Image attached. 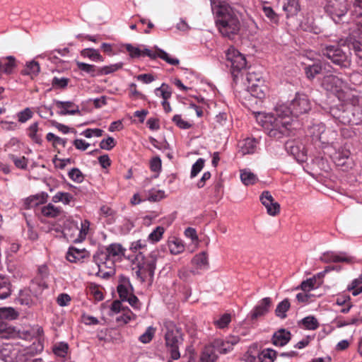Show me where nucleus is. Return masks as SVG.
<instances>
[{"label":"nucleus","mask_w":362,"mask_h":362,"mask_svg":"<svg viewBox=\"0 0 362 362\" xmlns=\"http://www.w3.org/2000/svg\"><path fill=\"white\" fill-rule=\"evenodd\" d=\"M231 321V316L230 314L225 313L219 317L217 320H214L215 325L219 329L226 327Z\"/></svg>","instance_id":"nucleus-53"},{"label":"nucleus","mask_w":362,"mask_h":362,"mask_svg":"<svg viewBox=\"0 0 362 362\" xmlns=\"http://www.w3.org/2000/svg\"><path fill=\"white\" fill-rule=\"evenodd\" d=\"M81 55L87 57L93 62H103V57L98 50L92 48H86L81 51Z\"/></svg>","instance_id":"nucleus-31"},{"label":"nucleus","mask_w":362,"mask_h":362,"mask_svg":"<svg viewBox=\"0 0 362 362\" xmlns=\"http://www.w3.org/2000/svg\"><path fill=\"white\" fill-rule=\"evenodd\" d=\"M165 229L162 226H157L148 236V240L152 243H158L163 237Z\"/></svg>","instance_id":"nucleus-47"},{"label":"nucleus","mask_w":362,"mask_h":362,"mask_svg":"<svg viewBox=\"0 0 362 362\" xmlns=\"http://www.w3.org/2000/svg\"><path fill=\"white\" fill-rule=\"evenodd\" d=\"M288 108L291 112V117L293 119V117L308 113L311 110V103L308 95L296 93Z\"/></svg>","instance_id":"nucleus-12"},{"label":"nucleus","mask_w":362,"mask_h":362,"mask_svg":"<svg viewBox=\"0 0 362 362\" xmlns=\"http://www.w3.org/2000/svg\"><path fill=\"white\" fill-rule=\"evenodd\" d=\"M347 290L351 291L354 296H356L362 292V276L354 279L347 286Z\"/></svg>","instance_id":"nucleus-38"},{"label":"nucleus","mask_w":362,"mask_h":362,"mask_svg":"<svg viewBox=\"0 0 362 362\" xmlns=\"http://www.w3.org/2000/svg\"><path fill=\"white\" fill-rule=\"evenodd\" d=\"M1 74H11L16 66V59L12 56L0 58Z\"/></svg>","instance_id":"nucleus-24"},{"label":"nucleus","mask_w":362,"mask_h":362,"mask_svg":"<svg viewBox=\"0 0 362 362\" xmlns=\"http://www.w3.org/2000/svg\"><path fill=\"white\" fill-rule=\"evenodd\" d=\"M353 7L355 16L362 19V0H354Z\"/></svg>","instance_id":"nucleus-64"},{"label":"nucleus","mask_w":362,"mask_h":362,"mask_svg":"<svg viewBox=\"0 0 362 362\" xmlns=\"http://www.w3.org/2000/svg\"><path fill=\"white\" fill-rule=\"evenodd\" d=\"M156 333V328L152 326H149L146 328L144 333H143L139 338V340L144 344L149 343Z\"/></svg>","instance_id":"nucleus-48"},{"label":"nucleus","mask_w":362,"mask_h":362,"mask_svg":"<svg viewBox=\"0 0 362 362\" xmlns=\"http://www.w3.org/2000/svg\"><path fill=\"white\" fill-rule=\"evenodd\" d=\"M125 252L126 249L121 244L112 243L105 247V250H98L93 255V259L99 267L103 265L111 269L115 262L122 259Z\"/></svg>","instance_id":"nucleus-5"},{"label":"nucleus","mask_w":362,"mask_h":362,"mask_svg":"<svg viewBox=\"0 0 362 362\" xmlns=\"http://www.w3.org/2000/svg\"><path fill=\"white\" fill-rule=\"evenodd\" d=\"M282 8L287 17L296 15L300 10L298 0H283Z\"/></svg>","instance_id":"nucleus-25"},{"label":"nucleus","mask_w":362,"mask_h":362,"mask_svg":"<svg viewBox=\"0 0 362 362\" xmlns=\"http://www.w3.org/2000/svg\"><path fill=\"white\" fill-rule=\"evenodd\" d=\"M357 37L358 36L354 33H352L347 38L346 42H347L349 48L354 51L357 60H360V57H362V42ZM344 42L345 43V41Z\"/></svg>","instance_id":"nucleus-20"},{"label":"nucleus","mask_w":362,"mask_h":362,"mask_svg":"<svg viewBox=\"0 0 362 362\" xmlns=\"http://www.w3.org/2000/svg\"><path fill=\"white\" fill-rule=\"evenodd\" d=\"M46 139L52 143V146L54 148H56L57 146L61 145L63 147H65L66 145V139L61 138L52 132H49L46 135Z\"/></svg>","instance_id":"nucleus-46"},{"label":"nucleus","mask_w":362,"mask_h":362,"mask_svg":"<svg viewBox=\"0 0 362 362\" xmlns=\"http://www.w3.org/2000/svg\"><path fill=\"white\" fill-rule=\"evenodd\" d=\"M40 70L39 64L35 61H31L27 63L26 66L22 71V74L29 75L33 78L39 74Z\"/></svg>","instance_id":"nucleus-34"},{"label":"nucleus","mask_w":362,"mask_h":362,"mask_svg":"<svg viewBox=\"0 0 362 362\" xmlns=\"http://www.w3.org/2000/svg\"><path fill=\"white\" fill-rule=\"evenodd\" d=\"M344 102L330 108V114L336 122L358 125L362 122V96L356 93L346 94Z\"/></svg>","instance_id":"nucleus-3"},{"label":"nucleus","mask_w":362,"mask_h":362,"mask_svg":"<svg viewBox=\"0 0 362 362\" xmlns=\"http://www.w3.org/2000/svg\"><path fill=\"white\" fill-rule=\"evenodd\" d=\"M123 66V63L122 62H119V63H116V64H110L109 66H105L102 68L100 69L99 71H98V74H100V75H103V74H105V75H107V74H110L111 73H113L120 69H122Z\"/></svg>","instance_id":"nucleus-51"},{"label":"nucleus","mask_w":362,"mask_h":362,"mask_svg":"<svg viewBox=\"0 0 362 362\" xmlns=\"http://www.w3.org/2000/svg\"><path fill=\"white\" fill-rule=\"evenodd\" d=\"M38 123L34 122L28 129V136L36 144H41L42 142V135L38 134Z\"/></svg>","instance_id":"nucleus-36"},{"label":"nucleus","mask_w":362,"mask_h":362,"mask_svg":"<svg viewBox=\"0 0 362 362\" xmlns=\"http://www.w3.org/2000/svg\"><path fill=\"white\" fill-rule=\"evenodd\" d=\"M272 300L269 297L262 298L258 302L257 305L251 311L250 315L252 319H256L258 317L264 315L269 311Z\"/></svg>","instance_id":"nucleus-16"},{"label":"nucleus","mask_w":362,"mask_h":362,"mask_svg":"<svg viewBox=\"0 0 362 362\" xmlns=\"http://www.w3.org/2000/svg\"><path fill=\"white\" fill-rule=\"evenodd\" d=\"M73 199L74 197L71 194L63 192H58L52 197L53 202H62L64 204H69Z\"/></svg>","instance_id":"nucleus-39"},{"label":"nucleus","mask_w":362,"mask_h":362,"mask_svg":"<svg viewBox=\"0 0 362 362\" xmlns=\"http://www.w3.org/2000/svg\"><path fill=\"white\" fill-rule=\"evenodd\" d=\"M291 339V332L285 329H280L274 333L272 344L276 346H283L288 343Z\"/></svg>","instance_id":"nucleus-18"},{"label":"nucleus","mask_w":362,"mask_h":362,"mask_svg":"<svg viewBox=\"0 0 362 362\" xmlns=\"http://www.w3.org/2000/svg\"><path fill=\"white\" fill-rule=\"evenodd\" d=\"M46 287L42 281H32L28 287L19 291L16 300L21 305L30 306Z\"/></svg>","instance_id":"nucleus-8"},{"label":"nucleus","mask_w":362,"mask_h":362,"mask_svg":"<svg viewBox=\"0 0 362 362\" xmlns=\"http://www.w3.org/2000/svg\"><path fill=\"white\" fill-rule=\"evenodd\" d=\"M168 245L170 253L173 255H178L185 250V245L182 240L177 238H173L171 240H169Z\"/></svg>","instance_id":"nucleus-29"},{"label":"nucleus","mask_w":362,"mask_h":362,"mask_svg":"<svg viewBox=\"0 0 362 362\" xmlns=\"http://www.w3.org/2000/svg\"><path fill=\"white\" fill-rule=\"evenodd\" d=\"M260 201L267 209V214L274 216L280 212V205L274 200L269 191H264L260 195Z\"/></svg>","instance_id":"nucleus-14"},{"label":"nucleus","mask_w":362,"mask_h":362,"mask_svg":"<svg viewBox=\"0 0 362 362\" xmlns=\"http://www.w3.org/2000/svg\"><path fill=\"white\" fill-rule=\"evenodd\" d=\"M162 332L164 334L165 346L170 352V356L173 360H177L180 357V346L182 344V333L178 327L171 320H164L162 327Z\"/></svg>","instance_id":"nucleus-4"},{"label":"nucleus","mask_w":362,"mask_h":362,"mask_svg":"<svg viewBox=\"0 0 362 362\" xmlns=\"http://www.w3.org/2000/svg\"><path fill=\"white\" fill-rule=\"evenodd\" d=\"M344 45L343 40H340L334 44L325 45L322 49V54L334 64L341 67H347L350 65L351 61L347 53L341 49V45Z\"/></svg>","instance_id":"nucleus-7"},{"label":"nucleus","mask_w":362,"mask_h":362,"mask_svg":"<svg viewBox=\"0 0 362 362\" xmlns=\"http://www.w3.org/2000/svg\"><path fill=\"white\" fill-rule=\"evenodd\" d=\"M291 307V303L288 299L285 298L282 301H281L276 306L275 309V314L277 317L281 319H284L286 317V312L289 310Z\"/></svg>","instance_id":"nucleus-33"},{"label":"nucleus","mask_w":362,"mask_h":362,"mask_svg":"<svg viewBox=\"0 0 362 362\" xmlns=\"http://www.w3.org/2000/svg\"><path fill=\"white\" fill-rule=\"evenodd\" d=\"M276 356V351L271 349H266L262 351L259 355V359L261 362H274Z\"/></svg>","instance_id":"nucleus-41"},{"label":"nucleus","mask_w":362,"mask_h":362,"mask_svg":"<svg viewBox=\"0 0 362 362\" xmlns=\"http://www.w3.org/2000/svg\"><path fill=\"white\" fill-rule=\"evenodd\" d=\"M259 142L254 138H246L240 143V152L242 155L255 153Z\"/></svg>","instance_id":"nucleus-19"},{"label":"nucleus","mask_w":362,"mask_h":362,"mask_svg":"<svg viewBox=\"0 0 362 362\" xmlns=\"http://www.w3.org/2000/svg\"><path fill=\"white\" fill-rule=\"evenodd\" d=\"M135 318L136 315L129 309H127L122 310V312L117 317L116 320L119 323L122 322L123 324H127Z\"/></svg>","instance_id":"nucleus-43"},{"label":"nucleus","mask_w":362,"mask_h":362,"mask_svg":"<svg viewBox=\"0 0 362 362\" xmlns=\"http://www.w3.org/2000/svg\"><path fill=\"white\" fill-rule=\"evenodd\" d=\"M263 13L267 16L272 23H276L279 21L277 14L274 12L270 6H263Z\"/></svg>","instance_id":"nucleus-60"},{"label":"nucleus","mask_w":362,"mask_h":362,"mask_svg":"<svg viewBox=\"0 0 362 362\" xmlns=\"http://www.w3.org/2000/svg\"><path fill=\"white\" fill-rule=\"evenodd\" d=\"M158 255V252L157 251H153L147 256L143 255L141 252L136 255L137 269L135 271V274L142 282L146 280L147 276H153L156 268Z\"/></svg>","instance_id":"nucleus-6"},{"label":"nucleus","mask_w":362,"mask_h":362,"mask_svg":"<svg viewBox=\"0 0 362 362\" xmlns=\"http://www.w3.org/2000/svg\"><path fill=\"white\" fill-rule=\"evenodd\" d=\"M69 177L76 183H81L84 180V175L77 168H73L68 172Z\"/></svg>","instance_id":"nucleus-49"},{"label":"nucleus","mask_w":362,"mask_h":362,"mask_svg":"<svg viewBox=\"0 0 362 362\" xmlns=\"http://www.w3.org/2000/svg\"><path fill=\"white\" fill-rule=\"evenodd\" d=\"M215 25L225 37L233 38L240 28L238 12L224 0H209Z\"/></svg>","instance_id":"nucleus-1"},{"label":"nucleus","mask_w":362,"mask_h":362,"mask_svg":"<svg viewBox=\"0 0 362 362\" xmlns=\"http://www.w3.org/2000/svg\"><path fill=\"white\" fill-rule=\"evenodd\" d=\"M227 66L231 69V73L234 77L236 73L246 67L247 62L245 56L233 47H230L226 52Z\"/></svg>","instance_id":"nucleus-11"},{"label":"nucleus","mask_w":362,"mask_h":362,"mask_svg":"<svg viewBox=\"0 0 362 362\" xmlns=\"http://www.w3.org/2000/svg\"><path fill=\"white\" fill-rule=\"evenodd\" d=\"M322 71V65L319 61L313 62L305 67V73L308 78L313 79Z\"/></svg>","instance_id":"nucleus-28"},{"label":"nucleus","mask_w":362,"mask_h":362,"mask_svg":"<svg viewBox=\"0 0 362 362\" xmlns=\"http://www.w3.org/2000/svg\"><path fill=\"white\" fill-rule=\"evenodd\" d=\"M325 9L332 19L339 23L341 17L346 14L348 6L345 0H328Z\"/></svg>","instance_id":"nucleus-13"},{"label":"nucleus","mask_w":362,"mask_h":362,"mask_svg":"<svg viewBox=\"0 0 362 362\" xmlns=\"http://www.w3.org/2000/svg\"><path fill=\"white\" fill-rule=\"evenodd\" d=\"M260 122L269 137L279 139L288 135L295 120L291 117L288 106L281 104L276 106L273 112L264 115Z\"/></svg>","instance_id":"nucleus-2"},{"label":"nucleus","mask_w":362,"mask_h":362,"mask_svg":"<svg viewBox=\"0 0 362 362\" xmlns=\"http://www.w3.org/2000/svg\"><path fill=\"white\" fill-rule=\"evenodd\" d=\"M192 262L199 269H206L209 266L208 255L205 252H202L193 257Z\"/></svg>","instance_id":"nucleus-30"},{"label":"nucleus","mask_w":362,"mask_h":362,"mask_svg":"<svg viewBox=\"0 0 362 362\" xmlns=\"http://www.w3.org/2000/svg\"><path fill=\"white\" fill-rule=\"evenodd\" d=\"M69 79L67 78L54 77L52 78V85L54 88H64L67 86Z\"/></svg>","instance_id":"nucleus-62"},{"label":"nucleus","mask_w":362,"mask_h":362,"mask_svg":"<svg viewBox=\"0 0 362 362\" xmlns=\"http://www.w3.org/2000/svg\"><path fill=\"white\" fill-rule=\"evenodd\" d=\"M115 145L116 142L112 136H108L107 139H104L100 142V148L107 151L112 149Z\"/></svg>","instance_id":"nucleus-59"},{"label":"nucleus","mask_w":362,"mask_h":362,"mask_svg":"<svg viewBox=\"0 0 362 362\" xmlns=\"http://www.w3.org/2000/svg\"><path fill=\"white\" fill-rule=\"evenodd\" d=\"M129 281H127L117 286V292L122 301H124L132 294L129 291Z\"/></svg>","instance_id":"nucleus-44"},{"label":"nucleus","mask_w":362,"mask_h":362,"mask_svg":"<svg viewBox=\"0 0 362 362\" xmlns=\"http://www.w3.org/2000/svg\"><path fill=\"white\" fill-rule=\"evenodd\" d=\"M155 93L157 96H160L163 100H167L171 97L172 91L168 85L162 83V85L155 89Z\"/></svg>","instance_id":"nucleus-42"},{"label":"nucleus","mask_w":362,"mask_h":362,"mask_svg":"<svg viewBox=\"0 0 362 362\" xmlns=\"http://www.w3.org/2000/svg\"><path fill=\"white\" fill-rule=\"evenodd\" d=\"M173 121L179 128L182 129H187L192 127L189 122L182 119L180 115H174Z\"/></svg>","instance_id":"nucleus-58"},{"label":"nucleus","mask_w":362,"mask_h":362,"mask_svg":"<svg viewBox=\"0 0 362 362\" xmlns=\"http://www.w3.org/2000/svg\"><path fill=\"white\" fill-rule=\"evenodd\" d=\"M301 322L303 326L309 330H315L319 327L317 320L313 316L305 317L301 320Z\"/></svg>","instance_id":"nucleus-45"},{"label":"nucleus","mask_w":362,"mask_h":362,"mask_svg":"<svg viewBox=\"0 0 362 362\" xmlns=\"http://www.w3.org/2000/svg\"><path fill=\"white\" fill-rule=\"evenodd\" d=\"M240 180L245 185H252L258 181L257 176L250 169L240 170Z\"/></svg>","instance_id":"nucleus-27"},{"label":"nucleus","mask_w":362,"mask_h":362,"mask_svg":"<svg viewBox=\"0 0 362 362\" xmlns=\"http://www.w3.org/2000/svg\"><path fill=\"white\" fill-rule=\"evenodd\" d=\"M76 64L79 70L88 74L90 76H95L99 75L98 73L100 69H98L96 66L93 64H89L81 62H76Z\"/></svg>","instance_id":"nucleus-37"},{"label":"nucleus","mask_w":362,"mask_h":362,"mask_svg":"<svg viewBox=\"0 0 362 362\" xmlns=\"http://www.w3.org/2000/svg\"><path fill=\"white\" fill-rule=\"evenodd\" d=\"M11 284L8 279L0 274V299H6L11 294Z\"/></svg>","instance_id":"nucleus-26"},{"label":"nucleus","mask_w":362,"mask_h":362,"mask_svg":"<svg viewBox=\"0 0 362 362\" xmlns=\"http://www.w3.org/2000/svg\"><path fill=\"white\" fill-rule=\"evenodd\" d=\"M146 247V241L145 240H138L131 243L129 249L133 252H138L137 255H139V252L143 253L141 250H145ZM142 255H144V254Z\"/></svg>","instance_id":"nucleus-54"},{"label":"nucleus","mask_w":362,"mask_h":362,"mask_svg":"<svg viewBox=\"0 0 362 362\" xmlns=\"http://www.w3.org/2000/svg\"><path fill=\"white\" fill-rule=\"evenodd\" d=\"M69 345L66 342H60L56 344L53 348V351L57 356L64 358L67 354Z\"/></svg>","instance_id":"nucleus-50"},{"label":"nucleus","mask_w":362,"mask_h":362,"mask_svg":"<svg viewBox=\"0 0 362 362\" xmlns=\"http://www.w3.org/2000/svg\"><path fill=\"white\" fill-rule=\"evenodd\" d=\"M87 256L85 249H78L74 247H69L66 253V259L70 262H78L83 260Z\"/></svg>","instance_id":"nucleus-21"},{"label":"nucleus","mask_w":362,"mask_h":362,"mask_svg":"<svg viewBox=\"0 0 362 362\" xmlns=\"http://www.w3.org/2000/svg\"><path fill=\"white\" fill-rule=\"evenodd\" d=\"M286 148L288 153L293 155L298 160H303V152L300 150L298 146H295L293 142L286 143Z\"/></svg>","instance_id":"nucleus-40"},{"label":"nucleus","mask_w":362,"mask_h":362,"mask_svg":"<svg viewBox=\"0 0 362 362\" xmlns=\"http://www.w3.org/2000/svg\"><path fill=\"white\" fill-rule=\"evenodd\" d=\"M205 160L204 158H199L192 165L190 177L193 178L196 177L199 172L203 169L204 166Z\"/></svg>","instance_id":"nucleus-55"},{"label":"nucleus","mask_w":362,"mask_h":362,"mask_svg":"<svg viewBox=\"0 0 362 362\" xmlns=\"http://www.w3.org/2000/svg\"><path fill=\"white\" fill-rule=\"evenodd\" d=\"M308 134L315 141H319L322 144H328L337 136V132L334 130L326 131L325 125L322 122H317L309 126Z\"/></svg>","instance_id":"nucleus-9"},{"label":"nucleus","mask_w":362,"mask_h":362,"mask_svg":"<svg viewBox=\"0 0 362 362\" xmlns=\"http://www.w3.org/2000/svg\"><path fill=\"white\" fill-rule=\"evenodd\" d=\"M40 211L42 214L47 218H57L63 213V210L61 207L56 206L52 203L42 206Z\"/></svg>","instance_id":"nucleus-23"},{"label":"nucleus","mask_w":362,"mask_h":362,"mask_svg":"<svg viewBox=\"0 0 362 362\" xmlns=\"http://www.w3.org/2000/svg\"><path fill=\"white\" fill-rule=\"evenodd\" d=\"M322 260L326 262L352 263L354 258L346 252H327L323 255Z\"/></svg>","instance_id":"nucleus-15"},{"label":"nucleus","mask_w":362,"mask_h":362,"mask_svg":"<svg viewBox=\"0 0 362 362\" xmlns=\"http://www.w3.org/2000/svg\"><path fill=\"white\" fill-rule=\"evenodd\" d=\"M218 358L216 350L212 343L206 346L200 356L201 362H215Z\"/></svg>","instance_id":"nucleus-22"},{"label":"nucleus","mask_w":362,"mask_h":362,"mask_svg":"<svg viewBox=\"0 0 362 362\" xmlns=\"http://www.w3.org/2000/svg\"><path fill=\"white\" fill-rule=\"evenodd\" d=\"M55 104L58 108L61 110L59 114L62 115H76L80 113V110L78 105H76L71 101H55Z\"/></svg>","instance_id":"nucleus-17"},{"label":"nucleus","mask_w":362,"mask_h":362,"mask_svg":"<svg viewBox=\"0 0 362 362\" xmlns=\"http://www.w3.org/2000/svg\"><path fill=\"white\" fill-rule=\"evenodd\" d=\"M317 287L316 277L310 278L300 284V288L303 291H310Z\"/></svg>","instance_id":"nucleus-57"},{"label":"nucleus","mask_w":362,"mask_h":362,"mask_svg":"<svg viewBox=\"0 0 362 362\" xmlns=\"http://www.w3.org/2000/svg\"><path fill=\"white\" fill-rule=\"evenodd\" d=\"M124 47L127 51L129 53L131 57H139L142 55V50L137 47H134L131 44H125Z\"/></svg>","instance_id":"nucleus-63"},{"label":"nucleus","mask_w":362,"mask_h":362,"mask_svg":"<svg viewBox=\"0 0 362 362\" xmlns=\"http://www.w3.org/2000/svg\"><path fill=\"white\" fill-rule=\"evenodd\" d=\"M159 58L173 66L178 65L180 63V60L177 58L172 57L163 49L160 50Z\"/></svg>","instance_id":"nucleus-56"},{"label":"nucleus","mask_w":362,"mask_h":362,"mask_svg":"<svg viewBox=\"0 0 362 362\" xmlns=\"http://www.w3.org/2000/svg\"><path fill=\"white\" fill-rule=\"evenodd\" d=\"M350 151L344 148H341L337 151L333 159L336 164L339 166H343L345 164V160L349 158Z\"/></svg>","instance_id":"nucleus-32"},{"label":"nucleus","mask_w":362,"mask_h":362,"mask_svg":"<svg viewBox=\"0 0 362 362\" xmlns=\"http://www.w3.org/2000/svg\"><path fill=\"white\" fill-rule=\"evenodd\" d=\"M212 344L215 347L216 351L219 354H225L232 351L228 342L226 340L216 339L213 341Z\"/></svg>","instance_id":"nucleus-35"},{"label":"nucleus","mask_w":362,"mask_h":362,"mask_svg":"<svg viewBox=\"0 0 362 362\" xmlns=\"http://www.w3.org/2000/svg\"><path fill=\"white\" fill-rule=\"evenodd\" d=\"M33 112L30 108L26 107L23 110L19 112L17 115L18 122L25 123L33 117Z\"/></svg>","instance_id":"nucleus-61"},{"label":"nucleus","mask_w":362,"mask_h":362,"mask_svg":"<svg viewBox=\"0 0 362 362\" xmlns=\"http://www.w3.org/2000/svg\"><path fill=\"white\" fill-rule=\"evenodd\" d=\"M18 313L11 307L0 308V317H1L8 320H14L18 317Z\"/></svg>","instance_id":"nucleus-52"},{"label":"nucleus","mask_w":362,"mask_h":362,"mask_svg":"<svg viewBox=\"0 0 362 362\" xmlns=\"http://www.w3.org/2000/svg\"><path fill=\"white\" fill-rule=\"evenodd\" d=\"M322 86L328 91L335 93L339 100L346 98V94L354 91L344 92L345 82L337 76L327 75L322 81Z\"/></svg>","instance_id":"nucleus-10"}]
</instances>
